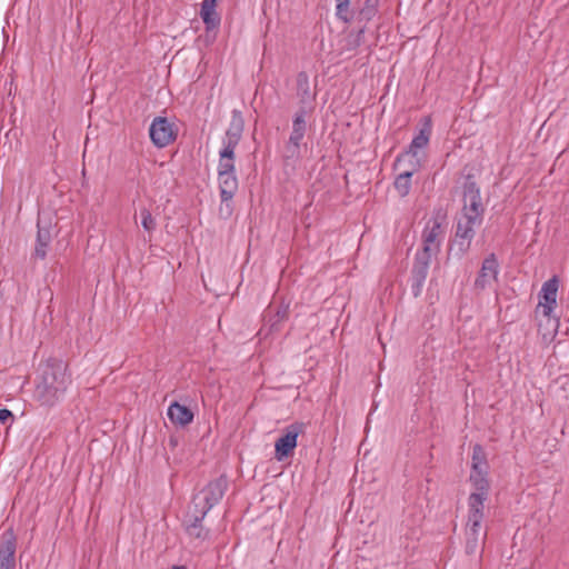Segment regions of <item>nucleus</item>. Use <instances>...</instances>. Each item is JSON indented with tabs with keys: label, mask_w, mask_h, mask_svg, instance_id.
I'll return each mask as SVG.
<instances>
[{
	"label": "nucleus",
	"mask_w": 569,
	"mask_h": 569,
	"mask_svg": "<svg viewBox=\"0 0 569 569\" xmlns=\"http://www.w3.org/2000/svg\"><path fill=\"white\" fill-rule=\"evenodd\" d=\"M407 160H408V162H409L410 160H417V159H416V158H411V157H409V158H407V159H406V161H407ZM408 168H409V163H408V164H406V168H405V169H408Z\"/></svg>",
	"instance_id": "obj_33"
},
{
	"label": "nucleus",
	"mask_w": 569,
	"mask_h": 569,
	"mask_svg": "<svg viewBox=\"0 0 569 569\" xmlns=\"http://www.w3.org/2000/svg\"><path fill=\"white\" fill-rule=\"evenodd\" d=\"M289 319V305L283 301L279 305H270L264 312V327L268 326L269 332H278L281 325Z\"/></svg>",
	"instance_id": "obj_17"
},
{
	"label": "nucleus",
	"mask_w": 569,
	"mask_h": 569,
	"mask_svg": "<svg viewBox=\"0 0 569 569\" xmlns=\"http://www.w3.org/2000/svg\"><path fill=\"white\" fill-rule=\"evenodd\" d=\"M244 130V119L240 110H232L231 120L222 140L223 148L219 156L222 158H236V148L239 144Z\"/></svg>",
	"instance_id": "obj_6"
},
{
	"label": "nucleus",
	"mask_w": 569,
	"mask_h": 569,
	"mask_svg": "<svg viewBox=\"0 0 569 569\" xmlns=\"http://www.w3.org/2000/svg\"><path fill=\"white\" fill-rule=\"evenodd\" d=\"M489 492L473 491L468 498V525L481 527L485 517V501L488 499Z\"/></svg>",
	"instance_id": "obj_16"
},
{
	"label": "nucleus",
	"mask_w": 569,
	"mask_h": 569,
	"mask_svg": "<svg viewBox=\"0 0 569 569\" xmlns=\"http://www.w3.org/2000/svg\"><path fill=\"white\" fill-rule=\"evenodd\" d=\"M471 468H489L487 453L483 447L479 443H476L472 447Z\"/></svg>",
	"instance_id": "obj_28"
},
{
	"label": "nucleus",
	"mask_w": 569,
	"mask_h": 569,
	"mask_svg": "<svg viewBox=\"0 0 569 569\" xmlns=\"http://www.w3.org/2000/svg\"><path fill=\"white\" fill-rule=\"evenodd\" d=\"M168 417L173 425L184 427L193 421L194 415L190 408L174 401L168 408Z\"/></svg>",
	"instance_id": "obj_20"
},
{
	"label": "nucleus",
	"mask_w": 569,
	"mask_h": 569,
	"mask_svg": "<svg viewBox=\"0 0 569 569\" xmlns=\"http://www.w3.org/2000/svg\"><path fill=\"white\" fill-rule=\"evenodd\" d=\"M228 489V479L224 475H221L220 477L216 478L214 480L210 481L201 491L199 495H197L193 499L196 501L200 497L202 498V506L201 510L203 512H208L212 507L219 503V501L224 496L226 491ZM196 508H198V503L194 502Z\"/></svg>",
	"instance_id": "obj_9"
},
{
	"label": "nucleus",
	"mask_w": 569,
	"mask_h": 569,
	"mask_svg": "<svg viewBox=\"0 0 569 569\" xmlns=\"http://www.w3.org/2000/svg\"><path fill=\"white\" fill-rule=\"evenodd\" d=\"M482 221L477 216L461 213V217L457 220L455 238L450 248L455 250L456 256L462 258L468 253L476 236V228L480 227Z\"/></svg>",
	"instance_id": "obj_5"
},
{
	"label": "nucleus",
	"mask_w": 569,
	"mask_h": 569,
	"mask_svg": "<svg viewBox=\"0 0 569 569\" xmlns=\"http://www.w3.org/2000/svg\"><path fill=\"white\" fill-rule=\"evenodd\" d=\"M420 161L419 160H410L409 168L401 170L393 181V187L397 193L405 198L410 193L411 190V178L412 176L419 171Z\"/></svg>",
	"instance_id": "obj_18"
},
{
	"label": "nucleus",
	"mask_w": 569,
	"mask_h": 569,
	"mask_svg": "<svg viewBox=\"0 0 569 569\" xmlns=\"http://www.w3.org/2000/svg\"><path fill=\"white\" fill-rule=\"evenodd\" d=\"M462 193H463V200H466V201H467V199H470L473 197L475 198L481 197L480 188H479L473 174L469 173L465 177V182L462 184Z\"/></svg>",
	"instance_id": "obj_26"
},
{
	"label": "nucleus",
	"mask_w": 569,
	"mask_h": 569,
	"mask_svg": "<svg viewBox=\"0 0 569 569\" xmlns=\"http://www.w3.org/2000/svg\"><path fill=\"white\" fill-rule=\"evenodd\" d=\"M218 182L221 202L224 203V208H220V214L224 213L228 218L232 213L230 202L238 190V179L236 177L234 158H222L219 156L218 163Z\"/></svg>",
	"instance_id": "obj_3"
},
{
	"label": "nucleus",
	"mask_w": 569,
	"mask_h": 569,
	"mask_svg": "<svg viewBox=\"0 0 569 569\" xmlns=\"http://www.w3.org/2000/svg\"><path fill=\"white\" fill-rule=\"evenodd\" d=\"M480 528L481 527H473V525H468L465 551L469 556L473 555L478 549Z\"/></svg>",
	"instance_id": "obj_25"
},
{
	"label": "nucleus",
	"mask_w": 569,
	"mask_h": 569,
	"mask_svg": "<svg viewBox=\"0 0 569 569\" xmlns=\"http://www.w3.org/2000/svg\"><path fill=\"white\" fill-rule=\"evenodd\" d=\"M9 421L10 422L14 421V416H13L12 411H10L7 408L0 409V422L2 425H6Z\"/></svg>",
	"instance_id": "obj_31"
},
{
	"label": "nucleus",
	"mask_w": 569,
	"mask_h": 569,
	"mask_svg": "<svg viewBox=\"0 0 569 569\" xmlns=\"http://www.w3.org/2000/svg\"><path fill=\"white\" fill-rule=\"evenodd\" d=\"M296 93L299 99V109L311 113L315 109L316 92L311 90L309 77L306 71H300L296 78Z\"/></svg>",
	"instance_id": "obj_14"
},
{
	"label": "nucleus",
	"mask_w": 569,
	"mask_h": 569,
	"mask_svg": "<svg viewBox=\"0 0 569 569\" xmlns=\"http://www.w3.org/2000/svg\"><path fill=\"white\" fill-rule=\"evenodd\" d=\"M140 217L142 228L148 232H152L156 229L157 223L151 212L147 208H142L140 210Z\"/></svg>",
	"instance_id": "obj_30"
},
{
	"label": "nucleus",
	"mask_w": 569,
	"mask_h": 569,
	"mask_svg": "<svg viewBox=\"0 0 569 569\" xmlns=\"http://www.w3.org/2000/svg\"><path fill=\"white\" fill-rule=\"evenodd\" d=\"M217 0H203L200 9V17L204 23L206 32L217 30L220 27L221 18L216 11Z\"/></svg>",
	"instance_id": "obj_19"
},
{
	"label": "nucleus",
	"mask_w": 569,
	"mask_h": 569,
	"mask_svg": "<svg viewBox=\"0 0 569 569\" xmlns=\"http://www.w3.org/2000/svg\"><path fill=\"white\" fill-rule=\"evenodd\" d=\"M489 468H476L470 471L469 481L475 491H490V481L488 479Z\"/></svg>",
	"instance_id": "obj_22"
},
{
	"label": "nucleus",
	"mask_w": 569,
	"mask_h": 569,
	"mask_svg": "<svg viewBox=\"0 0 569 569\" xmlns=\"http://www.w3.org/2000/svg\"><path fill=\"white\" fill-rule=\"evenodd\" d=\"M53 229L54 227L50 219L38 218L36 246L31 259L44 260L47 258L48 249L53 238Z\"/></svg>",
	"instance_id": "obj_11"
},
{
	"label": "nucleus",
	"mask_w": 569,
	"mask_h": 569,
	"mask_svg": "<svg viewBox=\"0 0 569 569\" xmlns=\"http://www.w3.org/2000/svg\"><path fill=\"white\" fill-rule=\"evenodd\" d=\"M69 382L67 363L58 358H49L41 369L34 398L43 406H53L63 396Z\"/></svg>",
	"instance_id": "obj_2"
},
{
	"label": "nucleus",
	"mask_w": 569,
	"mask_h": 569,
	"mask_svg": "<svg viewBox=\"0 0 569 569\" xmlns=\"http://www.w3.org/2000/svg\"><path fill=\"white\" fill-rule=\"evenodd\" d=\"M171 569H187V567L182 565H174L171 567Z\"/></svg>",
	"instance_id": "obj_32"
},
{
	"label": "nucleus",
	"mask_w": 569,
	"mask_h": 569,
	"mask_svg": "<svg viewBox=\"0 0 569 569\" xmlns=\"http://www.w3.org/2000/svg\"><path fill=\"white\" fill-rule=\"evenodd\" d=\"M485 207L482 204V201H481V197H478V198H470V199H467L463 200V207L461 209V213L463 214H467V216H477L478 219H481L483 220V216H485Z\"/></svg>",
	"instance_id": "obj_24"
},
{
	"label": "nucleus",
	"mask_w": 569,
	"mask_h": 569,
	"mask_svg": "<svg viewBox=\"0 0 569 569\" xmlns=\"http://www.w3.org/2000/svg\"><path fill=\"white\" fill-rule=\"evenodd\" d=\"M431 136V120L430 117L423 118L422 127L419 130V133L413 137L407 150L399 153L393 162V170H400L401 166L406 162V159L411 157L416 158L417 150L422 149L428 146Z\"/></svg>",
	"instance_id": "obj_10"
},
{
	"label": "nucleus",
	"mask_w": 569,
	"mask_h": 569,
	"mask_svg": "<svg viewBox=\"0 0 569 569\" xmlns=\"http://www.w3.org/2000/svg\"><path fill=\"white\" fill-rule=\"evenodd\" d=\"M443 237L445 228L440 219L433 217L428 220L421 234L422 248L416 252L411 268L410 289L416 298L422 292L431 259L439 254Z\"/></svg>",
	"instance_id": "obj_1"
},
{
	"label": "nucleus",
	"mask_w": 569,
	"mask_h": 569,
	"mask_svg": "<svg viewBox=\"0 0 569 569\" xmlns=\"http://www.w3.org/2000/svg\"><path fill=\"white\" fill-rule=\"evenodd\" d=\"M17 536L12 528L0 537V569H16Z\"/></svg>",
	"instance_id": "obj_12"
},
{
	"label": "nucleus",
	"mask_w": 569,
	"mask_h": 569,
	"mask_svg": "<svg viewBox=\"0 0 569 569\" xmlns=\"http://www.w3.org/2000/svg\"><path fill=\"white\" fill-rule=\"evenodd\" d=\"M336 16L345 23H350L353 19V10L350 8V0H336Z\"/></svg>",
	"instance_id": "obj_29"
},
{
	"label": "nucleus",
	"mask_w": 569,
	"mask_h": 569,
	"mask_svg": "<svg viewBox=\"0 0 569 569\" xmlns=\"http://www.w3.org/2000/svg\"><path fill=\"white\" fill-rule=\"evenodd\" d=\"M309 112L297 110L292 118V129L284 143L282 159L286 164L296 163L301 158V144L307 131L306 118Z\"/></svg>",
	"instance_id": "obj_4"
},
{
	"label": "nucleus",
	"mask_w": 569,
	"mask_h": 569,
	"mask_svg": "<svg viewBox=\"0 0 569 569\" xmlns=\"http://www.w3.org/2000/svg\"><path fill=\"white\" fill-rule=\"evenodd\" d=\"M305 429L306 425L300 421H296L283 429L282 436L274 443V457L278 461H282L293 453L298 436L303 433Z\"/></svg>",
	"instance_id": "obj_7"
},
{
	"label": "nucleus",
	"mask_w": 569,
	"mask_h": 569,
	"mask_svg": "<svg viewBox=\"0 0 569 569\" xmlns=\"http://www.w3.org/2000/svg\"><path fill=\"white\" fill-rule=\"evenodd\" d=\"M152 143L158 148H164L177 139L178 127L166 117H156L149 128Z\"/></svg>",
	"instance_id": "obj_8"
},
{
	"label": "nucleus",
	"mask_w": 569,
	"mask_h": 569,
	"mask_svg": "<svg viewBox=\"0 0 569 569\" xmlns=\"http://www.w3.org/2000/svg\"><path fill=\"white\" fill-rule=\"evenodd\" d=\"M366 26H361L358 31L353 32L351 31L346 37V47L345 49L348 51H353L357 48H359L361 44L365 43V33H366Z\"/></svg>",
	"instance_id": "obj_27"
},
{
	"label": "nucleus",
	"mask_w": 569,
	"mask_h": 569,
	"mask_svg": "<svg viewBox=\"0 0 569 569\" xmlns=\"http://www.w3.org/2000/svg\"><path fill=\"white\" fill-rule=\"evenodd\" d=\"M379 0H365L363 4L357 10H353V19L362 26L371 21L378 13Z\"/></svg>",
	"instance_id": "obj_21"
},
{
	"label": "nucleus",
	"mask_w": 569,
	"mask_h": 569,
	"mask_svg": "<svg viewBox=\"0 0 569 569\" xmlns=\"http://www.w3.org/2000/svg\"><path fill=\"white\" fill-rule=\"evenodd\" d=\"M207 513L208 512H203L201 509L198 510V515H196L192 522L187 526V532L189 536L201 540L208 538V530L202 526V520Z\"/></svg>",
	"instance_id": "obj_23"
},
{
	"label": "nucleus",
	"mask_w": 569,
	"mask_h": 569,
	"mask_svg": "<svg viewBox=\"0 0 569 569\" xmlns=\"http://www.w3.org/2000/svg\"><path fill=\"white\" fill-rule=\"evenodd\" d=\"M498 273L499 262L497 256L492 252L483 259L481 268L475 280V288L478 290L486 289L492 281L497 280Z\"/></svg>",
	"instance_id": "obj_15"
},
{
	"label": "nucleus",
	"mask_w": 569,
	"mask_h": 569,
	"mask_svg": "<svg viewBox=\"0 0 569 569\" xmlns=\"http://www.w3.org/2000/svg\"><path fill=\"white\" fill-rule=\"evenodd\" d=\"M559 288V279L557 276L551 277L547 280L538 295L539 303L537 309H542V315L545 317H550L553 309L557 306V293Z\"/></svg>",
	"instance_id": "obj_13"
}]
</instances>
